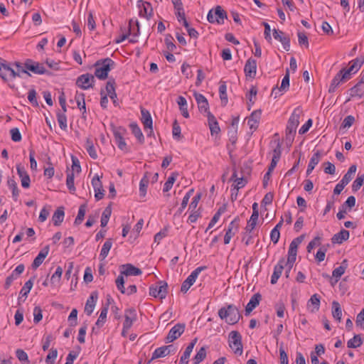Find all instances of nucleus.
I'll return each mask as SVG.
<instances>
[{"instance_id":"27","label":"nucleus","mask_w":364,"mask_h":364,"mask_svg":"<svg viewBox=\"0 0 364 364\" xmlns=\"http://www.w3.org/2000/svg\"><path fill=\"white\" fill-rule=\"evenodd\" d=\"M75 100L77 102V107L82 112V117L85 118V114L86 113V106L85 102V94L82 92H76Z\"/></svg>"},{"instance_id":"55","label":"nucleus","mask_w":364,"mask_h":364,"mask_svg":"<svg viewBox=\"0 0 364 364\" xmlns=\"http://www.w3.org/2000/svg\"><path fill=\"white\" fill-rule=\"evenodd\" d=\"M68 322L70 326H75L77 323V310L73 309L68 316Z\"/></svg>"},{"instance_id":"54","label":"nucleus","mask_w":364,"mask_h":364,"mask_svg":"<svg viewBox=\"0 0 364 364\" xmlns=\"http://www.w3.org/2000/svg\"><path fill=\"white\" fill-rule=\"evenodd\" d=\"M9 65L5 63H0V77L4 80H7V76L9 75Z\"/></svg>"},{"instance_id":"1","label":"nucleus","mask_w":364,"mask_h":364,"mask_svg":"<svg viewBox=\"0 0 364 364\" xmlns=\"http://www.w3.org/2000/svg\"><path fill=\"white\" fill-rule=\"evenodd\" d=\"M301 113L302 110L299 107L295 108L288 120L286 127V141L289 144V145L292 144L294 139Z\"/></svg>"},{"instance_id":"15","label":"nucleus","mask_w":364,"mask_h":364,"mask_svg":"<svg viewBox=\"0 0 364 364\" xmlns=\"http://www.w3.org/2000/svg\"><path fill=\"white\" fill-rule=\"evenodd\" d=\"M195 99L198 104V107L199 111L203 113H206V115H208L209 111V104L206 97L202 94L195 92L194 93Z\"/></svg>"},{"instance_id":"7","label":"nucleus","mask_w":364,"mask_h":364,"mask_svg":"<svg viewBox=\"0 0 364 364\" xmlns=\"http://www.w3.org/2000/svg\"><path fill=\"white\" fill-rule=\"evenodd\" d=\"M168 284L165 281H159L157 285L149 287V294L154 297L165 299L168 292Z\"/></svg>"},{"instance_id":"50","label":"nucleus","mask_w":364,"mask_h":364,"mask_svg":"<svg viewBox=\"0 0 364 364\" xmlns=\"http://www.w3.org/2000/svg\"><path fill=\"white\" fill-rule=\"evenodd\" d=\"M257 220L258 217H254V215H251L249 221L247 222V225L245 228L246 233H250L255 229L257 225Z\"/></svg>"},{"instance_id":"45","label":"nucleus","mask_w":364,"mask_h":364,"mask_svg":"<svg viewBox=\"0 0 364 364\" xmlns=\"http://www.w3.org/2000/svg\"><path fill=\"white\" fill-rule=\"evenodd\" d=\"M46 258V250L43 249L38 256L34 259L32 264V268L36 269L43 262Z\"/></svg>"},{"instance_id":"53","label":"nucleus","mask_w":364,"mask_h":364,"mask_svg":"<svg viewBox=\"0 0 364 364\" xmlns=\"http://www.w3.org/2000/svg\"><path fill=\"white\" fill-rule=\"evenodd\" d=\"M289 87V71L287 69L286 71V74L282 79L281 86L279 87H280V90H283V92H286L287 90H288Z\"/></svg>"},{"instance_id":"26","label":"nucleus","mask_w":364,"mask_h":364,"mask_svg":"<svg viewBox=\"0 0 364 364\" xmlns=\"http://www.w3.org/2000/svg\"><path fill=\"white\" fill-rule=\"evenodd\" d=\"M349 231L343 229L333 236L331 239L332 242L341 244L343 241H346L349 238Z\"/></svg>"},{"instance_id":"56","label":"nucleus","mask_w":364,"mask_h":364,"mask_svg":"<svg viewBox=\"0 0 364 364\" xmlns=\"http://www.w3.org/2000/svg\"><path fill=\"white\" fill-rule=\"evenodd\" d=\"M43 318V311L39 306H36L33 309V322L39 323Z\"/></svg>"},{"instance_id":"51","label":"nucleus","mask_w":364,"mask_h":364,"mask_svg":"<svg viewBox=\"0 0 364 364\" xmlns=\"http://www.w3.org/2000/svg\"><path fill=\"white\" fill-rule=\"evenodd\" d=\"M124 274H122V273L120 272V275H119L115 281V283H116V286L118 289V290L122 293V294H125L126 293V289L124 288V277H123Z\"/></svg>"},{"instance_id":"23","label":"nucleus","mask_w":364,"mask_h":364,"mask_svg":"<svg viewBox=\"0 0 364 364\" xmlns=\"http://www.w3.org/2000/svg\"><path fill=\"white\" fill-rule=\"evenodd\" d=\"M123 270L121 271L122 274L126 276H138L141 274L142 272L132 264H126L121 266Z\"/></svg>"},{"instance_id":"43","label":"nucleus","mask_w":364,"mask_h":364,"mask_svg":"<svg viewBox=\"0 0 364 364\" xmlns=\"http://www.w3.org/2000/svg\"><path fill=\"white\" fill-rule=\"evenodd\" d=\"M320 296H318L317 294H314L311 296L308 301V306L309 304L314 306V308L311 309V312L314 313L318 311L320 307Z\"/></svg>"},{"instance_id":"25","label":"nucleus","mask_w":364,"mask_h":364,"mask_svg":"<svg viewBox=\"0 0 364 364\" xmlns=\"http://www.w3.org/2000/svg\"><path fill=\"white\" fill-rule=\"evenodd\" d=\"M198 339L196 338L191 341V342L188 345L186 348L182 356L181 357L180 362L184 364H188V358L191 355V353L197 343Z\"/></svg>"},{"instance_id":"38","label":"nucleus","mask_w":364,"mask_h":364,"mask_svg":"<svg viewBox=\"0 0 364 364\" xmlns=\"http://www.w3.org/2000/svg\"><path fill=\"white\" fill-rule=\"evenodd\" d=\"M206 350H207L206 346H203L199 349V350L197 352V353L193 358V364H199L200 362H202L206 358V355H207Z\"/></svg>"},{"instance_id":"13","label":"nucleus","mask_w":364,"mask_h":364,"mask_svg":"<svg viewBox=\"0 0 364 364\" xmlns=\"http://www.w3.org/2000/svg\"><path fill=\"white\" fill-rule=\"evenodd\" d=\"M138 7L139 9V14L141 17H145L149 20L153 14V9L151 4L147 1H138Z\"/></svg>"},{"instance_id":"16","label":"nucleus","mask_w":364,"mask_h":364,"mask_svg":"<svg viewBox=\"0 0 364 364\" xmlns=\"http://www.w3.org/2000/svg\"><path fill=\"white\" fill-rule=\"evenodd\" d=\"M273 36L276 40L282 43L283 48L285 50H289L290 38L288 36H287L283 31L274 28L273 29Z\"/></svg>"},{"instance_id":"64","label":"nucleus","mask_w":364,"mask_h":364,"mask_svg":"<svg viewBox=\"0 0 364 364\" xmlns=\"http://www.w3.org/2000/svg\"><path fill=\"white\" fill-rule=\"evenodd\" d=\"M11 139L14 141H20L21 140V134L18 128H13L10 130Z\"/></svg>"},{"instance_id":"11","label":"nucleus","mask_w":364,"mask_h":364,"mask_svg":"<svg viewBox=\"0 0 364 364\" xmlns=\"http://www.w3.org/2000/svg\"><path fill=\"white\" fill-rule=\"evenodd\" d=\"M94 82V76L87 73L81 75L77 78L76 85L83 90H87L92 87Z\"/></svg>"},{"instance_id":"20","label":"nucleus","mask_w":364,"mask_h":364,"mask_svg":"<svg viewBox=\"0 0 364 364\" xmlns=\"http://www.w3.org/2000/svg\"><path fill=\"white\" fill-rule=\"evenodd\" d=\"M262 111L261 109H257L252 112L250 116L247 117V124L249 125L250 129L255 131L261 118Z\"/></svg>"},{"instance_id":"3","label":"nucleus","mask_w":364,"mask_h":364,"mask_svg":"<svg viewBox=\"0 0 364 364\" xmlns=\"http://www.w3.org/2000/svg\"><path fill=\"white\" fill-rule=\"evenodd\" d=\"M114 64V62L109 58L97 60L94 65L95 75L100 80H105Z\"/></svg>"},{"instance_id":"8","label":"nucleus","mask_w":364,"mask_h":364,"mask_svg":"<svg viewBox=\"0 0 364 364\" xmlns=\"http://www.w3.org/2000/svg\"><path fill=\"white\" fill-rule=\"evenodd\" d=\"M207 267L205 266H201L197 267L195 270H193L191 274L187 277V279L183 281L181 287V291L183 293H186L191 287L194 284L199 274Z\"/></svg>"},{"instance_id":"18","label":"nucleus","mask_w":364,"mask_h":364,"mask_svg":"<svg viewBox=\"0 0 364 364\" xmlns=\"http://www.w3.org/2000/svg\"><path fill=\"white\" fill-rule=\"evenodd\" d=\"M256 70L257 61L252 58H249L247 60L244 68V72L245 73V75L250 78H255L256 75Z\"/></svg>"},{"instance_id":"39","label":"nucleus","mask_w":364,"mask_h":364,"mask_svg":"<svg viewBox=\"0 0 364 364\" xmlns=\"http://www.w3.org/2000/svg\"><path fill=\"white\" fill-rule=\"evenodd\" d=\"M349 91L351 97H358L361 98L364 96V87L360 86V84H356Z\"/></svg>"},{"instance_id":"41","label":"nucleus","mask_w":364,"mask_h":364,"mask_svg":"<svg viewBox=\"0 0 364 364\" xmlns=\"http://www.w3.org/2000/svg\"><path fill=\"white\" fill-rule=\"evenodd\" d=\"M332 315L335 319L338 320V321H341L342 311L341 306L338 301H333L332 303Z\"/></svg>"},{"instance_id":"35","label":"nucleus","mask_w":364,"mask_h":364,"mask_svg":"<svg viewBox=\"0 0 364 364\" xmlns=\"http://www.w3.org/2000/svg\"><path fill=\"white\" fill-rule=\"evenodd\" d=\"M33 284V279H30L28 281H27L24 286L22 287L20 294L21 296L18 298V303L20 304L21 301V298L25 297L26 298L28 293L30 292L31 289H32Z\"/></svg>"},{"instance_id":"61","label":"nucleus","mask_w":364,"mask_h":364,"mask_svg":"<svg viewBox=\"0 0 364 364\" xmlns=\"http://www.w3.org/2000/svg\"><path fill=\"white\" fill-rule=\"evenodd\" d=\"M321 237L319 236L315 237L307 245V252H311V250L316 247L321 245Z\"/></svg>"},{"instance_id":"19","label":"nucleus","mask_w":364,"mask_h":364,"mask_svg":"<svg viewBox=\"0 0 364 364\" xmlns=\"http://www.w3.org/2000/svg\"><path fill=\"white\" fill-rule=\"evenodd\" d=\"M124 328H130L133 323L136 321L137 316L136 310L134 308L128 309L124 312Z\"/></svg>"},{"instance_id":"33","label":"nucleus","mask_w":364,"mask_h":364,"mask_svg":"<svg viewBox=\"0 0 364 364\" xmlns=\"http://www.w3.org/2000/svg\"><path fill=\"white\" fill-rule=\"evenodd\" d=\"M149 172H146L144 177L141 178L139 183V194L140 196L144 197L146 194V188L149 184Z\"/></svg>"},{"instance_id":"40","label":"nucleus","mask_w":364,"mask_h":364,"mask_svg":"<svg viewBox=\"0 0 364 364\" xmlns=\"http://www.w3.org/2000/svg\"><path fill=\"white\" fill-rule=\"evenodd\" d=\"M112 242L111 239H108L105 241L100 254V260H104L107 257L108 253L112 247Z\"/></svg>"},{"instance_id":"46","label":"nucleus","mask_w":364,"mask_h":364,"mask_svg":"<svg viewBox=\"0 0 364 364\" xmlns=\"http://www.w3.org/2000/svg\"><path fill=\"white\" fill-rule=\"evenodd\" d=\"M7 184L9 187L12 190V196L14 199L16 200L19 194V191L18 189L16 181L13 178H9L7 181Z\"/></svg>"},{"instance_id":"63","label":"nucleus","mask_w":364,"mask_h":364,"mask_svg":"<svg viewBox=\"0 0 364 364\" xmlns=\"http://www.w3.org/2000/svg\"><path fill=\"white\" fill-rule=\"evenodd\" d=\"M355 122V117L352 115L347 116L343 121L341 127L346 129L349 128Z\"/></svg>"},{"instance_id":"24","label":"nucleus","mask_w":364,"mask_h":364,"mask_svg":"<svg viewBox=\"0 0 364 364\" xmlns=\"http://www.w3.org/2000/svg\"><path fill=\"white\" fill-rule=\"evenodd\" d=\"M97 300V294L96 291L92 292L89 299H87L85 307V312L88 315H91L93 312L95 303Z\"/></svg>"},{"instance_id":"21","label":"nucleus","mask_w":364,"mask_h":364,"mask_svg":"<svg viewBox=\"0 0 364 364\" xmlns=\"http://www.w3.org/2000/svg\"><path fill=\"white\" fill-rule=\"evenodd\" d=\"M285 260L284 258H282L279 262L275 265L274 268V272L271 277V284H275L279 278L281 277L282 272L284 268Z\"/></svg>"},{"instance_id":"52","label":"nucleus","mask_w":364,"mask_h":364,"mask_svg":"<svg viewBox=\"0 0 364 364\" xmlns=\"http://www.w3.org/2000/svg\"><path fill=\"white\" fill-rule=\"evenodd\" d=\"M364 183V174L358 176L357 178L353 181L352 185V190L353 192L358 191Z\"/></svg>"},{"instance_id":"58","label":"nucleus","mask_w":364,"mask_h":364,"mask_svg":"<svg viewBox=\"0 0 364 364\" xmlns=\"http://www.w3.org/2000/svg\"><path fill=\"white\" fill-rule=\"evenodd\" d=\"M63 273V269L60 267H58L54 274L52 275L50 282L53 284L58 283Z\"/></svg>"},{"instance_id":"31","label":"nucleus","mask_w":364,"mask_h":364,"mask_svg":"<svg viewBox=\"0 0 364 364\" xmlns=\"http://www.w3.org/2000/svg\"><path fill=\"white\" fill-rule=\"evenodd\" d=\"M364 63V55H361L349 63L350 67L348 68L350 71L355 73L360 68Z\"/></svg>"},{"instance_id":"5","label":"nucleus","mask_w":364,"mask_h":364,"mask_svg":"<svg viewBox=\"0 0 364 364\" xmlns=\"http://www.w3.org/2000/svg\"><path fill=\"white\" fill-rule=\"evenodd\" d=\"M229 346L235 354H242V336L238 331H232L229 334Z\"/></svg>"},{"instance_id":"59","label":"nucleus","mask_w":364,"mask_h":364,"mask_svg":"<svg viewBox=\"0 0 364 364\" xmlns=\"http://www.w3.org/2000/svg\"><path fill=\"white\" fill-rule=\"evenodd\" d=\"M58 122L60 127L63 130H66L67 129V117L65 114L58 113Z\"/></svg>"},{"instance_id":"47","label":"nucleus","mask_w":364,"mask_h":364,"mask_svg":"<svg viewBox=\"0 0 364 364\" xmlns=\"http://www.w3.org/2000/svg\"><path fill=\"white\" fill-rule=\"evenodd\" d=\"M112 213L111 207L110 205L107 206L105 210L102 213V218H101V226L105 227L109 221V219L110 218Z\"/></svg>"},{"instance_id":"44","label":"nucleus","mask_w":364,"mask_h":364,"mask_svg":"<svg viewBox=\"0 0 364 364\" xmlns=\"http://www.w3.org/2000/svg\"><path fill=\"white\" fill-rule=\"evenodd\" d=\"M363 344V338L360 335H355L353 338L350 339L347 343L348 348H355L360 347Z\"/></svg>"},{"instance_id":"34","label":"nucleus","mask_w":364,"mask_h":364,"mask_svg":"<svg viewBox=\"0 0 364 364\" xmlns=\"http://www.w3.org/2000/svg\"><path fill=\"white\" fill-rule=\"evenodd\" d=\"M166 347L162 346L160 348H156L151 358L148 361L147 364H150L152 360L160 358H164L167 355H168V351L166 352Z\"/></svg>"},{"instance_id":"12","label":"nucleus","mask_w":364,"mask_h":364,"mask_svg":"<svg viewBox=\"0 0 364 364\" xmlns=\"http://www.w3.org/2000/svg\"><path fill=\"white\" fill-rule=\"evenodd\" d=\"M240 225V218L237 216L229 225L228 228L224 237V243L229 244L231 238L237 232Z\"/></svg>"},{"instance_id":"60","label":"nucleus","mask_w":364,"mask_h":364,"mask_svg":"<svg viewBox=\"0 0 364 364\" xmlns=\"http://www.w3.org/2000/svg\"><path fill=\"white\" fill-rule=\"evenodd\" d=\"M115 81L114 79H109V81L107 82L106 85V90L108 94V95H115Z\"/></svg>"},{"instance_id":"48","label":"nucleus","mask_w":364,"mask_h":364,"mask_svg":"<svg viewBox=\"0 0 364 364\" xmlns=\"http://www.w3.org/2000/svg\"><path fill=\"white\" fill-rule=\"evenodd\" d=\"M86 204H82L80 206L77 215L74 222L75 225H79L82 222L86 213Z\"/></svg>"},{"instance_id":"2","label":"nucleus","mask_w":364,"mask_h":364,"mask_svg":"<svg viewBox=\"0 0 364 364\" xmlns=\"http://www.w3.org/2000/svg\"><path fill=\"white\" fill-rule=\"evenodd\" d=\"M218 316L221 319H225L226 323L230 325L237 323L242 317L238 308L233 304L222 307L218 311Z\"/></svg>"},{"instance_id":"36","label":"nucleus","mask_w":364,"mask_h":364,"mask_svg":"<svg viewBox=\"0 0 364 364\" xmlns=\"http://www.w3.org/2000/svg\"><path fill=\"white\" fill-rule=\"evenodd\" d=\"M108 309H109V303L107 304H106V306H104L101 309L100 316L95 323V326L97 327V329H99L100 327H102L103 326V324L105 323V322L106 321V318H107V314L108 312Z\"/></svg>"},{"instance_id":"28","label":"nucleus","mask_w":364,"mask_h":364,"mask_svg":"<svg viewBox=\"0 0 364 364\" xmlns=\"http://www.w3.org/2000/svg\"><path fill=\"white\" fill-rule=\"evenodd\" d=\"M321 159V153L319 151H317L314 154L312 157L310 159V161L308 165V168L306 170V174L309 175L312 171L314 169L315 166L318 164Z\"/></svg>"},{"instance_id":"22","label":"nucleus","mask_w":364,"mask_h":364,"mask_svg":"<svg viewBox=\"0 0 364 364\" xmlns=\"http://www.w3.org/2000/svg\"><path fill=\"white\" fill-rule=\"evenodd\" d=\"M262 299V296L260 294L257 293L255 294L250 299V301L247 304L245 307V315L248 316L254 309H255L259 304V301Z\"/></svg>"},{"instance_id":"6","label":"nucleus","mask_w":364,"mask_h":364,"mask_svg":"<svg viewBox=\"0 0 364 364\" xmlns=\"http://www.w3.org/2000/svg\"><path fill=\"white\" fill-rule=\"evenodd\" d=\"M305 235H301L294 239L289 245L287 264L293 265L296 259L298 246L302 242Z\"/></svg>"},{"instance_id":"29","label":"nucleus","mask_w":364,"mask_h":364,"mask_svg":"<svg viewBox=\"0 0 364 364\" xmlns=\"http://www.w3.org/2000/svg\"><path fill=\"white\" fill-rule=\"evenodd\" d=\"M64 216H65L64 208L59 207L55 210V212L54 213V214L52 217V220L53 222V224L55 226L60 225L62 223V222L63 221Z\"/></svg>"},{"instance_id":"37","label":"nucleus","mask_w":364,"mask_h":364,"mask_svg":"<svg viewBox=\"0 0 364 364\" xmlns=\"http://www.w3.org/2000/svg\"><path fill=\"white\" fill-rule=\"evenodd\" d=\"M129 127L132 134L136 136L139 143L143 144L144 141V137L138 124L136 123H132Z\"/></svg>"},{"instance_id":"10","label":"nucleus","mask_w":364,"mask_h":364,"mask_svg":"<svg viewBox=\"0 0 364 364\" xmlns=\"http://www.w3.org/2000/svg\"><path fill=\"white\" fill-rule=\"evenodd\" d=\"M186 325L184 323L176 324L168 332L166 338V343H171L179 338L184 332Z\"/></svg>"},{"instance_id":"14","label":"nucleus","mask_w":364,"mask_h":364,"mask_svg":"<svg viewBox=\"0 0 364 364\" xmlns=\"http://www.w3.org/2000/svg\"><path fill=\"white\" fill-rule=\"evenodd\" d=\"M25 68L34 74H43L46 72V69L42 63L33 61L31 59L26 60Z\"/></svg>"},{"instance_id":"62","label":"nucleus","mask_w":364,"mask_h":364,"mask_svg":"<svg viewBox=\"0 0 364 364\" xmlns=\"http://www.w3.org/2000/svg\"><path fill=\"white\" fill-rule=\"evenodd\" d=\"M58 355V350L55 348H51L47 355V364H54V360Z\"/></svg>"},{"instance_id":"9","label":"nucleus","mask_w":364,"mask_h":364,"mask_svg":"<svg viewBox=\"0 0 364 364\" xmlns=\"http://www.w3.org/2000/svg\"><path fill=\"white\" fill-rule=\"evenodd\" d=\"M113 134L114 136L115 143L118 148L125 152H128L129 150L127 146V144L123 137L124 134L126 132V129L122 127H113L112 129Z\"/></svg>"},{"instance_id":"4","label":"nucleus","mask_w":364,"mask_h":364,"mask_svg":"<svg viewBox=\"0 0 364 364\" xmlns=\"http://www.w3.org/2000/svg\"><path fill=\"white\" fill-rule=\"evenodd\" d=\"M227 18L226 11L220 6H217L214 9H211L207 16L208 21L210 23L216 22L218 24H223L224 20Z\"/></svg>"},{"instance_id":"32","label":"nucleus","mask_w":364,"mask_h":364,"mask_svg":"<svg viewBox=\"0 0 364 364\" xmlns=\"http://www.w3.org/2000/svg\"><path fill=\"white\" fill-rule=\"evenodd\" d=\"M219 94L223 106H225L228 103L227 86L225 81L220 82Z\"/></svg>"},{"instance_id":"49","label":"nucleus","mask_w":364,"mask_h":364,"mask_svg":"<svg viewBox=\"0 0 364 364\" xmlns=\"http://www.w3.org/2000/svg\"><path fill=\"white\" fill-rule=\"evenodd\" d=\"M66 185L68 188L71 193H74L75 191V187L74 184V173L68 172L67 174L66 178Z\"/></svg>"},{"instance_id":"42","label":"nucleus","mask_w":364,"mask_h":364,"mask_svg":"<svg viewBox=\"0 0 364 364\" xmlns=\"http://www.w3.org/2000/svg\"><path fill=\"white\" fill-rule=\"evenodd\" d=\"M178 173L177 172H173L171 175L168 178L167 181L164 183L163 191L167 192L171 189L174 182L176 181Z\"/></svg>"},{"instance_id":"57","label":"nucleus","mask_w":364,"mask_h":364,"mask_svg":"<svg viewBox=\"0 0 364 364\" xmlns=\"http://www.w3.org/2000/svg\"><path fill=\"white\" fill-rule=\"evenodd\" d=\"M235 183L236 184L234 186V190L238 191L239 189L243 188L247 184V179L242 176L239 178L235 179Z\"/></svg>"},{"instance_id":"30","label":"nucleus","mask_w":364,"mask_h":364,"mask_svg":"<svg viewBox=\"0 0 364 364\" xmlns=\"http://www.w3.org/2000/svg\"><path fill=\"white\" fill-rule=\"evenodd\" d=\"M208 120L211 134H218L220 131V129L218 126V123L216 120V118L211 112H208Z\"/></svg>"},{"instance_id":"17","label":"nucleus","mask_w":364,"mask_h":364,"mask_svg":"<svg viewBox=\"0 0 364 364\" xmlns=\"http://www.w3.org/2000/svg\"><path fill=\"white\" fill-rule=\"evenodd\" d=\"M141 122L144 125V129H149L150 133L148 134L149 136L153 132V121L152 118L151 117V114L149 112L144 108L141 109Z\"/></svg>"}]
</instances>
